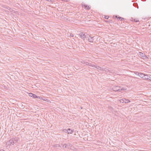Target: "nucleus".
<instances>
[{
    "label": "nucleus",
    "mask_w": 151,
    "mask_h": 151,
    "mask_svg": "<svg viewBox=\"0 0 151 151\" xmlns=\"http://www.w3.org/2000/svg\"><path fill=\"white\" fill-rule=\"evenodd\" d=\"M19 140V139L17 137H15L14 138H12L7 142V144L8 145H13L18 142Z\"/></svg>",
    "instance_id": "obj_1"
},
{
    "label": "nucleus",
    "mask_w": 151,
    "mask_h": 151,
    "mask_svg": "<svg viewBox=\"0 0 151 151\" xmlns=\"http://www.w3.org/2000/svg\"><path fill=\"white\" fill-rule=\"evenodd\" d=\"M114 91H119L120 90H122V88H121L119 86H114L113 88Z\"/></svg>",
    "instance_id": "obj_2"
},
{
    "label": "nucleus",
    "mask_w": 151,
    "mask_h": 151,
    "mask_svg": "<svg viewBox=\"0 0 151 151\" xmlns=\"http://www.w3.org/2000/svg\"><path fill=\"white\" fill-rule=\"evenodd\" d=\"M79 35L81 38L83 40L85 39L86 37V36L85 35V34L82 32H81Z\"/></svg>",
    "instance_id": "obj_3"
},
{
    "label": "nucleus",
    "mask_w": 151,
    "mask_h": 151,
    "mask_svg": "<svg viewBox=\"0 0 151 151\" xmlns=\"http://www.w3.org/2000/svg\"><path fill=\"white\" fill-rule=\"evenodd\" d=\"M95 68L97 69L100 70H104L105 71H107L106 70H105V69H104V68H102L101 67L99 66H96V65H95V66H93Z\"/></svg>",
    "instance_id": "obj_4"
},
{
    "label": "nucleus",
    "mask_w": 151,
    "mask_h": 151,
    "mask_svg": "<svg viewBox=\"0 0 151 151\" xmlns=\"http://www.w3.org/2000/svg\"><path fill=\"white\" fill-rule=\"evenodd\" d=\"M144 79L151 81V78L147 75L145 74Z\"/></svg>",
    "instance_id": "obj_5"
},
{
    "label": "nucleus",
    "mask_w": 151,
    "mask_h": 151,
    "mask_svg": "<svg viewBox=\"0 0 151 151\" xmlns=\"http://www.w3.org/2000/svg\"><path fill=\"white\" fill-rule=\"evenodd\" d=\"M29 96H31V97H32L34 98H37V95H36L35 94H33L32 93H29Z\"/></svg>",
    "instance_id": "obj_6"
},
{
    "label": "nucleus",
    "mask_w": 151,
    "mask_h": 151,
    "mask_svg": "<svg viewBox=\"0 0 151 151\" xmlns=\"http://www.w3.org/2000/svg\"><path fill=\"white\" fill-rule=\"evenodd\" d=\"M139 56L141 58H142L144 56H145V54H144L141 52H139V53L138 54Z\"/></svg>",
    "instance_id": "obj_7"
},
{
    "label": "nucleus",
    "mask_w": 151,
    "mask_h": 151,
    "mask_svg": "<svg viewBox=\"0 0 151 151\" xmlns=\"http://www.w3.org/2000/svg\"><path fill=\"white\" fill-rule=\"evenodd\" d=\"M85 64L86 65H88L89 66L93 67V66H95V65L91 63H89L87 62H85Z\"/></svg>",
    "instance_id": "obj_8"
},
{
    "label": "nucleus",
    "mask_w": 151,
    "mask_h": 151,
    "mask_svg": "<svg viewBox=\"0 0 151 151\" xmlns=\"http://www.w3.org/2000/svg\"><path fill=\"white\" fill-rule=\"evenodd\" d=\"M88 40L90 42H93V37L89 36V38H88Z\"/></svg>",
    "instance_id": "obj_9"
},
{
    "label": "nucleus",
    "mask_w": 151,
    "mask_h": 151,
    "mask_svg": "<svg viewBox=\"0 0 151 151\" xmlns=\"http://www.w3.org/2000/svg\"><path fill=\"white\" fill-rule=\"evenodd\" d=\"M145 75V74L140 73L138 76L140 77L141 78H143L144 79Z\"/></svg>",
    "instance_id": "obj_10"
},
{
    "label": "nucleus",
    "mask_w": 151,
    "mask_h": 151,
    "mask_svg": "<svg viewBox=\"0 0 151 151\" xmlns=\"http://www.w3.org/2000/svg\"><path fill=\"white\" fill-rule=\"evenodd\" d=\"M82 6L84 7V8L86 9H90V7L89 6H88L87 5L85 4H83Z\"/></svg>",
    "instance_id": "obj_11"
},
{
    "label": "nucleus",
    "mask_w": 151,
    "mask_h": 151,
    "mask_svg": "<svg viewBox=\"0 0 151 151\" xmlns=\"http://www.w3.org/2000/svg\"><path fill=\"white\" fill-rule=\"evenodd\" d=\"M116 17V18H117L118 19H119L121 21L123 20L124 19L120 17H117V16H114V17Z\"/></svg>",
    "instance_id": "obj_12"
},
{
    "label": "nucleus",
    "mask_w": 151,
    "mask_h": 151,
    "mask_svg": "<svg viewBox=\"0 0 151 151\" xmlns=\"http://www.w3.org/2000/svg\"><path fill=\"white\" fill-rule=\"evenodd\" d=\"M68 134H71L72 133L73 131L72 130L70 129H68Z\"/></svg>",
    "instance_id": "obj_13"
},
{
    "label": "nucleus",
    "mask_w": 151,
    "mask_h": 151,
    "mask_svg": "<svg viewBox=\"0 0 151 151\" xmlns=\"http://www.w3.org/2000/svg\"><path fill=\"white\" fill-rule=\"evenodd\" d=\"M132 21L135 22H139V20L137 18L134 19H132Z\"/></svg>",
    "instance_id": "obj_14"
},
{
    "label": "nucleus",
    "mask_w": 151,
    "mask_h": 151,
    "mask_svg": "<svg viewBox=\"0 0 151 151\" xmlns=\"http://www.w3.org/2000/svg\"><path fill=\"white\" fill-rule=\"evenodd\" d=\"M120 101V103H125V100L124 99H121L119 100Z\"/></svg>",
    "instance_id": "obj_15"
},
{
    "label": "nucleus",
    "mask_w": 151,
    "mask_h": 151,
    "mask_svg": "<svg viewBox=\"0 0 151 151\" xmlns=\"http://www.w3.org/2000/svg\"><path fill=\"white\" fill-rule=\"evenodd\" d=\"M53 147H60V146L59 144H56L53 145Z\"/></svg>",
    "instance_id": "obj_16"
},
{
    "label": "nucleus",
    "mask_w": 151,
    "mask_h": 151,
    "mask_svg": "<svg viewBox=\"0 0 151 151\" xmlns=\"http://www.w3.org/2000/svg\"><path fill=\"white\" fill-rule=\"evenodd\" d=\"M143 59L145 60H147V59H148V58L145 55V56H143V57L142 58Z\"/></svg>",
    "instance_id": "obj_17"
},
{
    "label": "nucleus",
    "mask_w": 151,
    "mask_h": 151,
    "mask_svg": "<svg viewBox=\"0 0 151 151\" xmlns=\"http://www.w3.org/2000/svg\"><path fill=\"white\" fill-rule=\"evenodd\" d=\"M124 99L125 100V103H126L130 102V101L128 99Z\"/></svg>",
    "instance_id": "obj_18"
},
{
    "label": "nucleus",
    "mask_w": 151,
    "mask_h": 151,
    "mask_svg": "<svg viewBox=\"0 0 151 151\" xmlns=\"http://www.w3.org/2000/svg\"><path fill=\"white\" fill-rule=\"evenodd\" d=\"M42 100H43L44 101H47V102H49V103L51 102L50 100H49L47 99H43Z\"/></svg>",
    "instance_id": "obj_19"
},
{
    "label": "nucleus",
    "mask_w": 151,
    "mask_h": 151,
    "mask_svg": "<svg viewBox=\"0 0 151 151\" xmlns=\"http://www.w3.org/2000/svg\"><path fill=\"white\" fill-rule=\"evenodd\" d=\"M134 73L136 75L139 76L140 73L137 72H134Z\"/></svg>",
    "instance_id": "obj_20"
},
{
    "label": "nucleus",
    "mask_w": 151,
    "mask_h": 151,
    "mask_svg": "<svg viewBox=\"0 0 151 151\" xmlns=\"http://www.w3.org/2000/svg\"><path fill=\"white\" fill-rule=\"evenodd\" d=\"M37 99H40V100H43V98H42V97H40V96H37Z\"/></svg>",
    "instance_id": "obj_21"
},
{
    "label": "nucleus",
    "mask_w": 151,
    "mask_h": 151,
    "mask_svg": "<svg viewBox=\"0 0 151 151\" xmlns=\"http://www.w3.org/2000/svg\"><path fill=\"white\" fill-rule=\"evenodd\" d=\"M67 145L66 144H64L63 145V147H64L65 148H66L67 147Z\"/></svg>",
    "instance_id": "obj_22"
},
{
    "label": "nucleus",
    "mask_w": 151,
    "mask_h": 151,
    "mask_svg": "<svg viewBox=\"0 0 151 151\" xmlns=\"http://www.w3.org/2000/svg\"><path fill=\"white\" fill-rule=\"evenodd\" d=\"M109 16H105L104 17V18L106 19H108L109 18Z\"/></svg>",
    "instance_id": "obj_23"
},
{
    "label": "nucleus",
    "mask_w": 151,
    "mask_h": 151,
    "mask_svg": "<svg viewBox=\"0 0 151 151\" xmlns=\"http://www.w3.org/2000/svg\"><path fill=\"white\" fill-rule=\"evenodd\" d=\"M63 131L65 132H67L68 133V129H64L63 130Z\"/></svg>",
    "instance_id": "obj_24"
},
{
    "label": "nucleus",
    "mask_w": 151,
    "mask_h": 151,
    "mask_svg": "<svg viewBox=\"0 0 151 151\" xmlns=\"http://www.w3.org/2000/svg\"><path fill=\"white\" fill-rule=\"evenodd\" d=\"M70 36L71 37H73V35L72 34H70Z\"/></svg>",
    "instance_id": "obj_25"
},
{
    "label": "nucleus",
    "mask_w": 151,
    "mask_h": 151,
    "mask_svg": "<svg viewBox=\"0 0 151 151\" xmlns=\"http://www.w3.org/2000/svg\"><path fill=\"white\" fill-rule=\"evenodd\" d=\"M85 62L84 61H82L81 62V63H82L83 64H85Z\"/></svg>",
    "instance_id": "obj_26"
},
{
    "label": "nucleus",
    "mask_w": 151,
    "mask_h": 151,
    "mask_svg": "<svg viewBox=\"0 0 151 151\" xmlns=\"http://www.w3.org/2000/svg\"><path fill=\"white\" fill-rule=\"evenodd\" d=\"M0 151H5L3 149H0Z\"/></svg>",
    "instance_id": "obj_27"
},
{
    "label": "nucleus",
    "mask_w": 151,
    "mask_h": 151,
    "mask_svg": "<svg viewBox=\"0 0 151 151\" xmlns=\"http://www.w3.org/2000/svg\"><path fill=\"white\" fill-rule=\"evenodd\" d=\"M52 0H47V1H49V2H51V1H52Z\"/></svg>",
    "instance_id": "obj_28"
},
{
    "label": "nucleus",
    "mask_w": 151,
    "mask_h": 151,
    "mask_svg": "<svg viewBox=\"0 0 151 151\" xmlns=\"http://www.w3.org/2000/svg\"><path fill=\"white\" fill-rule=\"evenodd\" d=\"M6 6H4V8H7V9H8V8H6Z\"/></svg>",
    "instance_id": "obj_29"
},
{
    "label": "nucleus",
    "mask_w": 151,
    "mask_h": 151,
    "mask_svg": "<svg viewBox=\"0 0 151 151\" xmlns=\"http://www.w3.org/2000/svg\"><path fill=\"white\" fill-rule=\"evenodd\" d=\"M110 108L112 109H113V108H112L111 107H109V109H110Z\"/></svg>",
    "instance_id": "obj_30"
}]
</instances>
